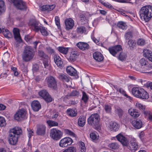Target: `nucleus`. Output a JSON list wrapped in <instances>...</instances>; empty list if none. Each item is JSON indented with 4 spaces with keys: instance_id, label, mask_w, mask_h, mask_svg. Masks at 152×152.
Returning a JSON list of instances; mask_svg holds the SVG:
<instances>
[{
    "instance_id": "nucleus-61",
    "label": "nucleus",
    "mask_w": 152,
    "mask_h": 152,
    "mask_svg": "<svg viewBox=\"0 0 152 152\" xmlns=\"http://www.w3.org/2000/svg\"><path fill=\"white\" fill-rule=\"evenodd\" d=\"M55 21L56 24L58 27L60 26V19L58 16H56L55 17Z\"/></svg>"
},
{
    "instance_id": "nucleus-41",
    "label": "nucleus",
    "mask_w": 152,
    "mask_h": 152,
    "mask_svg": "<svg viewBox=\"0 0 152 152\" xmlns=\"http://www.w3.org/2000/svg\"><path fill=\"white\" fill-rule=\"evenodd\" d=\"M121 94L124 95L128 99L131 100H132V98L130 96L128 95L126 93L125 91L122 88H119V90L118 91Z\"/></svg>"
},
{
    "instance_id": "nucleus-12",
    "label": "nucleus",
    "mask_w": 152,
    "mask_h": 152,
    "mask_svg": "<svg viewBox=\"0 0 152 152\" xmlns=\"http://www.w3.org/2000/svg\"><path fill=\"white\" fill-rule=\"evenodd\" d=\"M29 25L31 28L36 32H38L39 31V28L41 26L39 25V23L34 19L30 20Z\"/></svg>"
},
{
    "instance_id": "nucleus-27",
    "label": "nucleus",
    "mask_w": 152,
    "mask_h": 152,
    "mask_svg": "<svg viewBox=\"0 0 152 152\" xmlns=\"http://www.w3.org/2000/svg\"><path fill=\"white\" fill-rule=\"evenodd\" d=\"M143 55L152 62V52L151 51L147 49H145L143 51Z\"/></svg>"
},
{
    "instance_id": "nucleus-45",
    "label": "nucleus",
    "mask_w": 152,
    "mask_h": 152,
    "mask_svg": "<svg viewBox=\"0 0 152 152\" xmlns=\"http://www.w3.org/2000/svg\"><path fill=\"white\" fill-rule=\"evenodd\" d=\"M47 123L50 126H58V124L57 122L52 120H48L47 121Z\"/></svg>"
},
{
    "instance_id": "nucleus-30",
    "label": "nucleus",
    "mask_w": 152,
    "mask_h": 152,
    "mask_svg": "<svg viewBox=\"0 0 152 152\" xmlns=\"http://www.w3.org/2000/svg\"><path fill=\"white\" fill-rule=\"evenodd\" d=\"M86 118V117L83 116H80V117L78 121V124L79 126L83 127L85 125Z\"/></svg>"
},
{
    "instance_id": "nucleus-46",
    "label": "nucleus",
    "mask_w": 152,
    "mask_h": 152,
    "mask_svg": "<svg viewBox=\"0 0 152 152\" xmlns=\"http://www.w3.org/2000/svg\"><path fill=\"white\" fill-rule=\"evenodd\" d=\"M143 113L146 116H148L149 119L152 120V113L150 111H143Z\"/></svg>"
},
{
    "instance_id": "nucleus-51",
    "label": "nucleus",
    "mask_w": 152,
    "mask_h": 152,
    "mask_svg": "<svg viewBox=\"0 0 152 152\" xmlns=\"http://www.w3.org/2000/svg\"><path fill=\"white\" fill-rule=\"evenodd\" d=\"M105 110L107 113H110L111 110V107L110 105L107 104H105L104 107Z\"/></svg>"
},
{
    "instance_id": "nucleus-33",
    "label": "nucleus",
    "mask_w": 152,
    "mask_h": 152,
    "mask_svg": "<svg viewBox=\"0 0 152 152\" xmlns=\"http://www.w3.org/2000/svg\"><path fill=\"white\" fill-rule=\"evenodd\" d=\"M116 57L118 58L119 60L123 61L126 60L127 57V55L125 53L120 52L119 53V55Z\"/></svg>"
},
{
    "instance_id": "nucleus-21",
    "label": "nucleus",
    "mask_w": 152,
    "mask_h": 152,
    "mask_svg": "<svg viewBox=\"0 0 152 152\" xmlns=\"http://www.w3.org/2000/svg\"><path fill=\"white\" fill-rule=\"evenodd\" d=\"M13 32L15 40L17 41L20 42L22 40L20 37L19 29L17 28L13 29Z\"/></svg>"
},
{
    "instance_id": "nucleus-26",
    "label": "nucleus",
    "mask_w": 152,
    "mask_h": 152,
    "mask_svg": "<svg viewBox=\"0 0 152 152\" xmlns=\"http://www.w3.org/2000/svg\"><path fill=\"white\" fill-rule=\"evenodd\" d=\"M54 62L58 66L60 67L62 66L63 63L60 56L57 55H55L53 57Z\"/></svg>"
},
{
    "instance_id": "nucleus-10",
    "label": "nucleus",
    "mask_w": 152,
    "mask_h": 152,
    "mask_svg": "<svg viewBox=\"0 0 152 152\" xmlns=\"http://www.w3.org/2000/svg\"><path fill=\"white\" fill-rule=\"evenodd\" d=\"M46 80L49 87L55 89L57 87V83L54 77L52 76L47 77Z\"/></svg>"
},
{
    "instance_id": "nucleus-55",
    "label": "nucleus",
    "mask_w": 152,
    "mask_h": 152,
    "mask_svg": "<svg viewBox=\"0 0 152 152\" xmlns=\"http://www.w3.org/2000/svg\"><path fill=\"white\" fill-rule=\"evenodd\" d=\"M25 39L26 41L28 43H31L32 42V39L31 36L29 35H26L25 37Z\"/></svg>"
},
{
    "instance_id": "nucleus-31",
    "label": "nucleus",
    "mask_w": 152,
    "mask_h": 152,
    "mask_svg": "<svg viewBox=\"0 0 152 152\" xmlns=\"http://www.w3.org/2000/svg\"><path fill=\"white\" fill-rule=\"evenodd\" d=\"M57 49L60 53L65 55L67 54L69 51L68 48L64 47H59Z\"/></svg>"
},
{
    "instance_id": "nucleus-44",
    "label": "nucleus",
    "mask_w": 152,
    "mask_h": 152,
    "mask_svg": "<svg viewBox=\"0 0 152 152\" xmlns=\"http://www.w3.org/2000/svg\"><path fill=\"white\" fill-rule=\"evenodd\" d=\"M109 147L113 149H116L119 148V145L116 142L111 143L109 145Z\"/></svg>"
},
{
    "instance_id": "nucleus-50",
    "label": "nucleus",
    "mask_w": 152,
    "mask_h": 152,
    "mask_svg": "<svg viewBox=\"0 0 152 152\" xmlns=\"http://www.w3.org/2000/svg\"><path fill=\"white\" fill-rule=\"evenodd\" d=\"M82 93V100H83L84 102L86 103L88 100V96L85 92H83Z\"/></svg>"
},
{
    "instance_id": "nucleus-32",
    "label": "nucleus",
    "mask_w": 152,
    "mask_h": 152,
    "mask_svg": "<svg viewBox=\"0 0 152 152\" xmlns=\"http://www.w3.org/2000/svg\"><path fill=\"white\" fill-rule=\"evenodd\" d=\"M38 53L39 56L41 58L42 60L49 59L48 56L43 51L40 50L38 51Z\"/></svg>"
},
{
    "instance_id": "nucleus-52",
    "label": "nucleus",
    "mask_w": 152,
    "mask_h": 152,
    "mask_svg": "<svg viewBox=\"0 0 152 152\" xmlns=\"http://www.w3.org/2000/svg\"><path fill=\"white\" fill-rule=\"evenodd\" d=\"M80 147L81 152H85L86 151L85 144L83 142H80Z\"/></svg>"
},
{
    "instance_id": "nucleus-7",
    "label": "nucleus",
    "mask_w": 152,
    "mask_h": 152,
    "mask_svg": "<svg viewBox=\"0 0 152 152\" xmlns=\"http://www.w3.org/2000/svg\"><path fill=\"white\" fill-rule=\"evenodd\" d=\"M62 132L56 129H52L50 130V136L54 140H59L62 137Z\"/></svg>"
},
{
    "instance_id": "nucleus-23",
    "label": "nucleus",
    "mask_w": 152,
    "mask_h": 152,
    "mask_svg": "<svg viewBox=\"0 0 152 152\" xmlns=\"http://www.w3.org/2000/svg\"><path fill=\"white\" fill-rule=\"evenodd\" d=\"M66 69V72L68 75L71 76H75L77 75V71L71 66H67Z\"/></svg>"
},
{
    "instance_id": "nucleus-22",
    "label": "nucleus",
    "mask_w": 152,
    "mask_h": 152,
    "mask_svg": "<svg viewBox=\"0 0 152 152\" xmlns=\"http://www.w3.org/2000/svg\"><path fill=\"white\" fill-rule=\"evenodd\" d=\"M94 58L97 61H101L104 59L103 55L100 52H96L93 53Z\"/></svg>"
},
{
    "instance_id": "nucleus-57",
    "label": "nucleus",
    "mask_w": 152,
    "mask_h": 152,
    "mask_svg": "<svg viewBox=\"0 0 152 152\" xmlns=\"http://www.w3.org/2000/svg\"><path fill=\"white\" fill-rule=\"evenodd\" d=\"M46 50L48 53L49 54H52L55 52V50L50 47L46 48Z\"/></svg>"
},
{
    "instance_id": "nucleus-63",
    "label": "nucleus",
    "mask_w": 152,
    "mask_h": 152,
    "mask_svg": "<svg viewBox=\"0 0 152 152\" xmlns=\"http://www.w3.org/2000/svg\"><path fill=\"white\" fill-rule=\"evenodd\" d=\"M11 69L13 71V72L15 76H17L18 75V73L17 71V68L16 67L12 66L11 67Z\"/></svg>"
},
{
    "instance_id": "nucleus-17",
    "label": "nucleus",
    "mask_w": 152,
    "mask_h": 152,
    "mask_svg": "<svg viewBox=\"0 0 152 152\" xmlns=\"http://www.w3.org/2000/svg\"><path fill=\"white\" fill-rule=\"evenodd\" d=\"M117 140L124 146H127L128 145V141L127 139L124 136L121 134H119L116 136Z\"/></svg>"
},
{
    "instance_id": "nucleus-49",
    "label": "nucleus",
    "mask_w": 152,
    "mask_h": 152,
    "mask_svg": "<svg viewBox=\"0 0 152 152\" xmlns=\"http://www.w3.org/2000/svg\"><path fill=\"white\" fill-rule=\"evenodd\" d=\"M6 125V121L4 118L0 116V126L4 127Z\"/></svg>"
},
{
    "instance_id": "nucleus-59",
    "label": "nucleus",
    "mask_w": 152,
    "mask_h": 152,
    "mask_svg": "<svg viewBox=\"0 0 152 152\" xmlns=\"http://www.w3.org/2000/svg\"><path fill=\"white\" fill-rule=\"evenodd\" d=\"M49 59L47 60H43V64L44 67L46 68H49V64L48 63Z\"/></svg>"
},
{
    "instance_id": "nucleus-43",
    "label": "nucleus",
    "mask_w": 152,
    "mask_h": 152,
    "mask_svg": "<svg viewBox=\"0 0 152 152\" xmlns=\"http://www.w3.org/2000/svg\"><path fill=\"white\" fill-rule=\"evenodd\" d=\"M4 2L2 0H0V15L5 11Z\"/></svg>"
},
{
    "instance_id": "nucleus-62",
    "label": "nucleus",
    "mask_w": 152,
    "mask_h": 152,
    "mask_svg": "<svg viewBox=\"0 0 152 152\" xmlns=\"http://www.w3.org/2000/svg\"><path fill=\"white\" fill-rule=\"evenodd\" d=\"M64 132L66 134H69L72 136H74L75 135V134L73 132L68 129H65L64 130Z\"/></svg>"
},
{
    "instance_id": "nucleus-13",
    "label": "nucleus",
    "mask_w": 152,
    "mask_h": 152,
    "mask_svg": "<svg viewBox=\"0 0 152 152\" xmlns=\"http://www.w3.org/2000/svg\"><path fill=\"white\" fill-rule=\"evenodd\" d=\"M72 140L69 137H65L60 140L59 145L62 147H65L70 145L72 142Z\"/></svg>"
},
{
    "instance_id": "nucleus-25",
    "label": "nucleus",
    "mask_w": 152,
    "mask_h": 152,
    "mask_svg": "<svg viewBox=\"0 0 152 152\" xmlns=\"http://www.w3.org/2000/svg\"><path fill=\"white\" fill-rule=\"evenodd\" d=\"M31 107L33 110L35 111H38L41 108V105L37 101H34L31 103Z\"/></svg>"
},
{
    "instance_id": "nucleus-4",
    "label": "nucleus",
    "mask_w": 152,
    "mask_h": 152,
    "mask_svg": "<svg viewBox=\"0 0 152 152\" xmlns=\"http://www.w3.org/2000/svg\"><path fill=\"white\" fill-rule=\"evenodd\" d=\"M34 55V51L31 46H26L24 50L22 56L23 59L26 62L30 61L32 59Z\"/></svg>"
},
{
    "instance_id": "nucleus-39",
    "label": "nucleus",
    "mask_w": 152,
    "mask_h": 152,
    "mask_svg": "<svg viewBox=\"0 0 152 152\" xmlns=\"http://www.w3.org/2000/svg\"><path fill=\"white\" fill-rule=\"evenodd\" d=\"M133 37V32L132 31H129L126 32L124 35V37L126 40H129Z\"/></svg>"
},
{
    "instance_id": "nucleus-40",
    "label": "nucleus",
    "mask_w": 152,
    "mask_h": 152,
    "mask_svg": "<svg viewBox=\"0 0 152 152\" xmlns=\"http://www.w3.org/2000/svg\"><path fill=\"white\" fill-rule=\"evenodd\" d=\"M136 43L134 40L129 39L127 45L130 48V49H133L135 46Z\"/></svg>"
},
{
    "instance_id": "nucleus-5",
    "label": "nucleus",
    "mask_w": 152,
    "mask_h": 152,
    "mask_svg": "<svg viewBox=\"0 0 152 152\" xmlns=\"http://www.w3.org/2000/svg\"><path fill=\"white\" fill-rule=\"evenodd\" d=\"M100 118L97 113L92 114L88 119V124L93 126L95 129L97 128L99 126Z\"/></svg>"
},
{
    "instance_id": "nucleus-29",
    "label": "nucleus",
    "mask_w": 152,
    "mask_h": 152,
    "mask_svg": "<svg viewBox=\"0 0 152 152\" xmlns=\"http://www.w3.org/2000/svg\"><path fill=\"white\" fill-rule=\"evenodd\" d=\"M55 5L54 4L51 5H45L42 7V10L43 11H50L53 10L55 7Z\"/></svg>"
},
{
    "instance_id": "nucleus-38",
    "label": "nucleus",
    "mask_w": 152,
    "mask_h": 152,
    "mask_svg": "<svg viewBox=\"0 0 152 152\" xmlns=\"http://www.w3.org/2000/svg\"><path fill=\"white\" fill-rule=\"evenodd\" d=\"M77 32L79 34H82L83 33H85L86 32V28L83 26H79L77 28Z\"/></svg>"
},
{
    "instance_id": "nucleus-19",
    "label": "nucleus",
    "mask_w": 152,
    "mask_h": 152,
    "mask_svg": "<svg viewBox=\"0 0 152 152\" xmlns=\"http://www.w3.org/2000/svg\"><path fill=\"white\" fill-rule=\"evenodd\" d=\"M77 46L82 50H85L90 48L89 45L87 43L83 42H79L76 44Z\"/></svg>"
},
{
    "instance_id": "nucleus-58",
    "label": "nucleus",
    "mask_w": 152,
    "mask_h": 152,
    "mask_svg": "<svg viewBox=\"0 0 152 152\" xmlns=\"http://www.w3.org/2000/svg\"><path fill=\"white\" fill-rule=\"evenodd\" d=\"M79 92L76 90H74L69 95L71 96H77L79 95Z\"/></svg>"
},
{
    "instance_id": "nucleus-28",
    "label": "nucleus",
    "mask_w": 152,
    "mask_h": 152,
    "mask_svg": "<svg viewBox=\"0 0 152 152\" xmlns=\"http://www.w3.org/2000/svg\"><path fill=\"white\" fill-rule=\"evenodd\" d=\"M109 128L111 131H116L118 129V125L117 123L115 122H111L109 123Z\"/></svg>"
},
{
    "instance_id": "nucleus-24",
    "label": "nucleus",
    "mask_w": 152,
    "mask_h": 152,
    "mask_svg": "<svg viewBox=\"0 0 152 152\" xmlns=\"http://www.w3.org/2000/svg\"><path fill=\"white\" fill-rule=\"evenodd\" d=\"M58 78L61 81L64 82H68L70 79V77L67 75L61 73L59 75Z\"/></svg>"
},
{
    "instance_id": "nucleus-47",
    "label": "nucleus",
    "mask_w": 152,
    "mask_h": 152,
    "mask_svg": "<svg viewBox=\"0 0 152 152\" xmlns=\"http://www.w3.org/2000/svg\"><path fill=\"white\" fill-rule=\"evenodd\" d=\"M136 106L137 108H139L142 111L145 110V106L143 105L141 103L138 102H137L136 103Z\"/></svg>"
},
{
    "instance_id": "nucleus-37",
    "label": "nucleus",
    "mask_w": 152,
    "mask_h": 152,
    "mask_svg": "<svg viewBox=\"0 0 152 152\" xmlns=\"http://www.w3.org/2000/svg\"><path fill=\"white\" fill-rule=\"evenodd\" d=\"M117 26L119 28L123 30H126L127 28V25L126 23L122 21L119 22Z\"/></svg>"
},
{
    "instance_id": "nucleus-9",
    "label": "nucleus",
    "mask_w": 152,
    "mask_h": 152,
    "mask_svg": "<svg viewBox=\"0 0 152 152\" xmlns=\"http://www.w3.org/2000/svg\"><path fill=\"white\" fill-rule=\"evenodd\" d=\"M108 50L113 56L116 57L117 54L122 50V49L121 45H118L109 48Z\"/></svg>"
},
{
    "instance_id": "nucleus-48",
    "label": "nucleus",
    "mask_w": 152,
    "mask_h": 152,
    "mask_svg": "<svg viewBox=\"0 0 152 152\" xmlns=\"http://www.w3.org/2000/svg\"><path fill=\"white\" fill-rule=\"evenodd\" d=\"M145 69L143 70L141 72L142 73L148 72V71L150 69H152V63L150 64L147 66V67H145Z\"/></svg>"
},
{
    "instance_id": "nucleus-15",
    "label": "nucleus",
    "mask_w": 152,
    "mask_h": 152,
    "mask_svg": "<svg viewBox=\"0 0 152 152\" xmlns=\"http://www.w3.org/2000/svg\"><path fill=\"white\" fill-rule=\"evenodd\" d=\"M46 129V127L45 125H40L37 126L36 133L38 135L43 136L45 134Z\"/></svg>"
},
{
    "instance_id": "nucleus-14",
    "label": "nucleus",
    "mask_w": 152,
    "mask_h": 152,
    "mask_svg": "<svg viewBox=\"0 0 152 152\" xmlns=\"http://www.w3.org/2000/svg\"><path fill=\"white\" fill-rule=\"evenodd\" d=\"M128 148L132 152H135L137 150L139 147L136 140H131Z\"/></svg>"
},
{
    "instance_id": "nucleus-2",
    "label": "nucleus",
    "mask_w": 152,
    "mask_h": 152,
    "mask_svg": "<svg viewBox=\"0 0 152 152\" xmlns=\"http://www.w3.org/2000/svg\"><path fill=\"white\" fill-rule=\"evenodd\" d=\"M140 13L141 19L146 22L148 21L152 17V6L147 5L142 7L140 11Z\"/></svg>"
},
{
    "instance_id": "nucleus-8",
    "label": "nucleus",
    "mask_w": 152,
    "mask_h": 152,
    "mask_svg": "<svg viewBox=\"0 0 152 152\" xmlns=\"http://www.w3.org/2000/svg\"><path fill=\"white\" fill-rule=\"evenodd\" d=\"M26 112V111L24 109L19 110L14 115L15 119L18 121L24 119L25 117Z\"/></svg>"
},
{
    "instance_id": "nucleus-35",
    "label": "nucleus",
    "mask_w": 152,
    "mask_h": 152,
    "mask_svg": "<svg viewBox=\"0 0 152 152\" xmlns=\"http://www.w3.org/2000/svg\"><path fill=\"white\" fill-rule=\"evenodd\" d=\"M147 61H146V59L145 58H142L140 61V63L141 66V68L142 70H140L141 72L143 70L145 69V67H147Z\"/></svg>"
},
{
    "instance_id": "nucleus-60",
    "label": "nucleus",
    "mask_w": 152,
    "mask_h": 152,
    "mask_svg": "<svg viewBox=\"0 0 152 152\" xmlns=\"http://www.w3.org/2000/svg\"><path fill=\"white\" fill-rule=\"evenodd\" d=\"M114 1L121 3H132L131 2V0H113Z\"/></svg>"
},
{
    "instance_id": "nucleus-36",
    "label": "nucleus",
    "mask_w": 152,
    "mask_h": 152,
    "mask_svg": "<svg viewBox=\"0 0 152 152\" xmlns=\"http://www.w3.org/2000/svg\"><path fill=\"white\" fill-rule=\"evenodd\" d=\"M2 32L4 36L6 38H10L12 37V35L10 31L7 29H4Z\"/></svg>"
},
{
    "instance_id": "nucleus-16",
    "label": "nucleus",
    "mask_w": 152,
    "mask_h": 152,
    "mask_svg": "<svg viewBox=\"0 0 152 152\" xmlns=\"http://www.w3.org/2000/svg\"><path fill=\"white\" fill-rule=\"evenodd\" d=\"M64 22L66 28L67 30L72 29L74 26V21L71 18L66 19Z\"/></svg>"
},
{
    "instance_id": "nucleus-1",
    "label": "nucleus",
    "mask_w": 152,
    "mask_h": 152,
    "mask_svg": "<svg viewBox=\"0 0 152 152\" xmlns=\"http://www.w3.org/2000/svg\"><path fill=\"white\" fill-rule=\"evenodd\" d=\"M22 130L20 128L15 127L10 131L8 141L10 144L12 145H15L18 140L19 135L21 134Z\"/></svg>"
},
{
    "instance_id": "nucleus-3",
    "label": "nucleus",
    "mask_w": 152,
    "mask_h": 152,
    "mask_svg": "<svg viewBox=\"0 0 152 152\" xmlns=\"http://www.w3.org/2000/svg\"><path fill=\"white\" fill-rule=\"evenodd\" d=\"M132 93L135 97L142 99H147L149 97L148 94L143 88L134 87L132 91Z\"/></svg>"
},
{
    "instance_id": "nucleus-56",
    "label": "nucleus",
    "mask_w": 152,
    "mask_h": 152,
    "mask_svg": "<svg viewBox=\"0 0 152 152\" xmlns=\"http://www.w3.org/2000/svg\"><path fill=\"white\" fill-rule=\"evenodd\" d=\"M116 111L119 117H121L123 114V112L122 110L120 108H118L116 109Z\"/></svg>"
},
{
    "instance_id": "nucleus-6",
    "label": "nucleus",
    "mask_w": 152,
    "mask_h": 152,
    "mask_svg": "<svg viewBox=\"0 0 152 152\" xmlns=\"http://www.w3.org/2000/svg\"><path fill=\"white\" fill-rule=\"evenodd\" d=\"M18 9L22 10H26L27 8L26 4L21 0H8Z\"/></svg>"
},
{
    "instance_id": "nucleus-34",
    "label": "nucleus",
    "mask_w": 152,
    "mask_h": 152,
    "mask_svg": "<svg viewBox=\"0 0 152 152\" xmlns=\"http://www.w3.org/2000/svg\"><path fill=\"white\" fill-rule=\"evenodd\" d=\"M67 113L69 115L72 117L76 116L77 114L76 110L71 109H68L67 110Z\"/></svg>"
},
{
    "instance_id": "nucleus-64",
    "label": "nucleus",
    "mask_w": 152,
    "mask_h": 152,
    "mask_svg": "<svg viewBox=\"0 0 152 152\" xmlns=\"http://www.w3.org/2000/svg\"><path fill=\"white\" fill-rule=\"evenodd\" d=\"M144 135V133L143 131L141 132L139 134V137L142 141L143 140Z\"/></svg>"
},
{
    "instance_id": "nucleus-42",
    "label": "nucleus",
    "mask_w": 152,
    "mask_h": 152,
    "mask_svg": "<svg viewBox=\"0 0 152 152\" xmlns=\"http://www.w3.org/2000/svg\"><path fill=\"white\" fill-rule=\"evenodd\" d=\"M39 29V31L41 32L42 35L45 36H47L48 35V32L46 30L45 27L41 26Z\"/></svg>"
},
{
    "instance_id": "nucleus-53",
    "label": "nucleus",
    "mask_w": 152,
    "mask_h": 152,
    "mask_svg": "<svg viewBox=\"0 0 152 152\" xmlns=\"http://www.w3.org/2000/svg\"><path fill=\"white\" fill-rule=\"evenodd\" d=\"M96 132H95L91 133L90 135V138L92 140H95L97 139V136Z\"/></svg>"
},
{
    "instance_id": "nucleus-54",
    "label": "nucleus",
    "mask_w": 152,
    "mask_h": 152,
    "mask_svg": "<svg viewBox=\"0 0 152 152\" xmlns=\"http://www.w3.org/2000/svg\"><path fill=\"white\" fill-rule=\"evenodd\" d=\"M137 43L140 46H143L145 43V40L142 39H140L137 40Z\"/></svg>"
},
{
    "instance_id": "nucleus-11",
    "label": "nucleus",
    "mask_w": 152,
    "mask_h": 152,
    "mask_svg": "<svg viewBox=\"0 0 152 152\" xmlns=\"http://www.w3.org/2000/svg\"><path fill=\"white\" fill-rule=\"evenodd\" d=\"M39 94L47 102H50L52 101V98L50 96L45 90L40 91L39 93Z\"/></svg>"
},
{
    "instance_id": "nucleus-20",
    "label": "nucleus",
    "mask_w": 152,
    "mask_h": 152,
    "mask_svg": "<svg viewBox=\"0 0 152 152\" xmlns=\"http://www.w3.org/2000/svg\"><path fill=\"white\" fill-rule=\"evenodd\" d=\"M133 126L137 129L141 128L142 126V122L141 120L137 119H134L131 122Z\"/></svg>"
},
{
    "instance_id": "nucleus-18",
    "label": "nucleus",
    "mask_w": 152,
    "mask_h": 152,
    "mask_svg": "<svg viewBox=\"0 0 152 152\" xmlns=\"http://www.w3.org/2000/svg\"><path fill=\"white\" fill-rule=\"evenodd\" d=\"M79 53L77 51H73L70 54L69 56L67 57V59L69 61L73 62L75 61Z\"/></svg>"
}]
</instances>
